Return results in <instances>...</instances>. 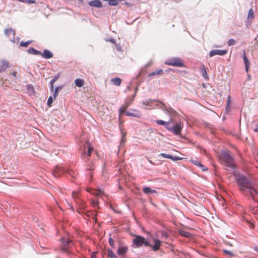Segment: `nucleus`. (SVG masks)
I'll use <instances>...</instances> for the list:
<instances>
[{"instance_id": "f257e3e1", "label": "nucleus", "mask_w": 258, "mask_h": 258, "mask_svg": "<svg viewBox=\"0 0 258 258\" xmlns=\"http://www.w3.org/2000/svg\"><path fill=\"white\" fill-rule=\"evenodd\" d=\"M237 182L241 190H247L253 199H258V190L254 188V184L250 180L244 176L240 175L237 178Z\"/></svg>"}, {"instance_id": "f03ea898", "label": "nucleus", "mask_w": 258, "mask_h": 258, "mask_svg": "<svg viewBox=\"0 0 258 258\" xmlns=\"http://www.w3.org/2000/svg\"><path fill=\"white\" fill-rule=\"evenodd\" d=\"M172 119L169 121L166 122L162 120H157L156 122L159 125L165 126L166 128L172 133L175 135H178L180 134L183 125L180 121H178L174 123L173 126L170 125V123L172 122Z\"/></svg>"}, {"instance_id": "7ed1b4c3", "label": "nucleus", "mask_w": 258, "mask_h": 258, "mask_svg": "<svg viewBox=\"0 0 258 258\" xmlns=\"http://www.w3.org/2000/svg\"><path fill=\"white\" fill-rule=\"evenodd\" d=\"M219 160L222 164L230 168L235 167L234 161L233 157L227 152H222L219 156Z\"/></svg>"}, {"instance_id": "20e7f679", "label": "nucleus", "mask_w": 258, "mask_h": 258, "mask_svg": "<svg viewBox=\"0 0 258 258\" xmlns=\"http://www.w3.org/2000/svg\"><path fill=\"white\" fill-rule=\"evenodd\" d=\"M133 244L137 247L142 246L144 245L146 246H152L148 241H146L145 238L140 235H135L133 240Z\"/></svg>"}, {"instance_id": "39448f33", "label": "nucleus", "mask_w": 258, "mask_h": 258, "mask_svg": "<svg viewBox=\"0 0 258 258\" xmlns=\"http://www.w3.org/2000/svg\"><path fill=\"white\" fill-rule=\"evenodd\" d=\"M165 63L168 66L177 67H184V63L183 61L178 57H172L167 59L165 61Z\"/></svg>"}, {"instance_id": "423d86ee", "label": "nucleus", "mask_w": 258, "mask_h": 258, "mask_svg": "<svg viewBox=\"0 0 258 258\" xmlns=\"http://www.w3.org/2000/svg\"><path fill=\"white\" fill-rule=\"evenodd\" d=\"M134 101L133 97H127L123 105L119 109V117L120 118L123 113L126 112V109L133 103Z\"/></svg>"}, {"instance_id": "0eeeda50", "label": "nucleus", "mask_w": 258, "mask_h": 258, "mask_svg": "<svg viewBox=\"0 0 258 258\" xmlns=\"http://www.w3.org/2000/svg\"><path fill=\"white\" fill-rule=\"evenodd\" d=\"M86 149H87V156L88 157H89L91 156V155L92 154V152L94 150V148L91 144H88L86 145H84V152L82 154V156H84L85 159L86 158Z\"/></svg>"}, {"instance_id": "6e6552de", "label": "nucleus", "mask_w": 258, "mask_h": 258, "mask_svg": "<svg viewBox=\"0 0 258 258\" xmlns=\"http://www.w3.org/2000/svg\"><path fill=\"white\" fill-rule=\"evenodd\" d=\"M227 53V50H219V49H214L211 50L209 53L210 57H212L216 55H224Z\"/></svg>"}, {"instance_id": "1a4fd4ad", "label": "nucleus", "mask_w": 258, "mask_h": 258, "mask_svg": "<svg viewBox=\"0 0 258 258\" xmlns=\"http://www.w3.org/2000/svg\"><path fill=\"white\" fill-rule=\"evenodd\" d=\"M126 115L130 116H135L137 118L141 117V114L139 110L136 109H132L130 111L125 112Z\"/></svg>"}, {"instance_id": "9d476101", "label": "nucleus", "mask_w": 258, "mask_h": 258, "mask_svg": "<svg viewBox=\"0 0 258 258\" xmlns=\"http://www.w3.org/2000/svg\"><path fill=\"white\" fill-rule=\"evenodd\" d=\"M128 247L126 246H119L117 253L120 256H123L127 251Z\"/></svg>"}, {"instance_id": "9b49d317", "label": "nucleus", "mask_w": 258, "mask_h": 258, "mask_svg": "<svg viewBox=\"0 0 258 258\" xmlns=\"http://www.w3.org/2000/svg\"><path fill=\"white\" fill-rule=\"evenodd\" d=\"M160 156H161L164 158L171 159L173 161H178V160H180L182 159V158L180 157H179L177 156H173L172 155H168V154H167L165 153H161L160 154Z\"/></svg>"}, {"instance_id": "f8f14e48", "label": "nucleus", "mask_w": 258, "mask_h": 258, "mask_svg": "<svg viewBox=\"0 0 258 258\" xmlns=\"http://www.w3.org/2000/svg\"><path fill=\"white\" fill-rule=\"evenodd\" d=\"M43 58L49 59L53 57V53L47 49H45L40 54Z\"/></svg>"}, {"instance_id": "ddd939ff", "label": "nucleus", "mask_w": 258, "mask_h": 258, "mask_svg": "<svg viewBox=\"0 0 258 258\" xmlns=\"http://www.w3.org/2000/svg\"><path fill=\"white\" fill-rule=\"evenodd\" d=\"M9 67V62L5 60L1 61L0 73L5 71Z\"/></svg>"}, {"instance_id": "4468645a", "label": "nucleus", "mask_w": 258, "mask_h": 258, "mask_svg": "<svg viewBox=\"0 0 258 258\" xmlns=\"http://www.w3.org/2000/svg\"><path fill=\"white\" fill-rule=\"evenodd\" d=\"M88 191L90 192L91 194L97 197L101 196L102 195L104 194L103 191H102L101 189L96 190L91 188L89 190H88Z\"/></svg>"}, {"instance_id": "2eb2a0df", "label": "nucleus", "mask_w": 258, "mask_h": 258, "mask_svg": "<svg viewBox=\"0 0 258 258\" xmlns=\"http://www.w3.org/2000/svg\"><path fill=\"white\" fill-rule=\"evenodd\" d=\"M5 34L7 36L14 38L15 35V32L12 28H8L5 29Z\"/></svg>"}, {"instance_id": "dca6fc26", "label": "nucleus", "mask_w": 258, "mask_h": 258, "mask_svg": "<svg viewBox=\"0 0 258 258\" xmlns=\"http://www.w3.org/2000/svg\"><path fill=\"white\" fill-rule=\"evenodd\" d=\"M154 245H152V247L154 251H157L159 249L161 246V242L158 239H154Z\"/></svg>"}, {"instance_id": "f3484780", "label": "nucleus", "mask_w": 258, "mask_h": 258, "mask_svg": "<svg viewBox=\"0 0 258 258\" xmlns=\"http://www.w3.org/2000/svg\"><path fill=\"white\" fill-rule=\"evenodd\" d=\"M89 5L91 6L101 8L102 6L101 2L99 0H94L89 2Z\"/></svg>"}, {"instance_id": "a211bd4d", "label": "nucleus", "mask_w": 258, "mask_h": 258, "mask_svg": "<svg viewBox=\"0 0 258 258\" xmlns=\"http://www.w3.org/2000/svg\"><path fill=\"white\" fill-rule=\"evenodd\" d=\"M178 233L180 235L182 236L183 237L187 238L190 237L192 235L191 233L186 232L182 229H179Z\"/></svg>"}, {"instance_id": "6ab92c4d", "label": "nucleus", "mask_w": 258, "mask_h": 258, "mask_svg": "<svg viewBox=\"0 0 258 258\" xmlns=\"http://www.w3.org/2000/svg\"><path fill=\"white\" fill-rule=\"evenodd\" d=\"M243 60H244V62L245 67V71L246 72H248L249 67L250 66V62H249L248 58H247L245 52L243 54Z\"/></svg>"}, {"instance_id": "aec40b11", "label": "nucleus", "mask_w": 258, "mask_h": 258, "mask_svg": "<svg viewBox=\"0 0 258 258\" xmlns=\"http://www.w3.org/2000/svg\"><path fill=\"white\" fill-rule=\"evenodd\" d=\"M143 191L145 194H149L151 193H157V191L154 189H152L150 187L145 186L143 188Z\"/></svg>"}, {"instance_id": "412c9836", "label": "nucleus", "mask_w": 258, "mask_h": 258, "mask_svg": "<svg viewBox=\"0 0 258 258\" xmlns=\"http://www.w3.org/2000/svg\"><path fill=\"white\" fill-rule=\"evenodd\" d=\"M163 105L164 106V108L163 109L167 113L171 115H174L176 113V111L172 108L166 107L164 104H163Z\"/></svg>"}, {"instance_id": "4be33fe9", "label": "nucleus", "mask_w": 258, "mask_h": 258, "mask_svg": "<svg viewBox=\"0 0 258 258\" xmlns=\"http://www.w3.org/2000/svg\"><path fill=\"white\" fill-rule=\"evenodd\" d=\"M75 85L78 87H82L85 84V81L82 79H77L75 80Z\"/></svg>"}, {"instance_id": "5701e85b", "label": "nucleus", "mask_w": 258, "mask_h": 258, "mask_svg": "<svg viewBox=\"0 0 258 258\" xmlns=\"http://www.w3.org/2000/svg\"><path fill=\"white\" fill-rule=\"evenodd\" d=\"M28 52L30 54H34V55H40L41 54V52L33 47H30L28 49Z\"/></svg>"}, {"instance_id": "b1692460", "label": "nucleus", "mask_w": 258, "mask_h": 258, "mask_svg": "<svg viewBox=\"0 0 258 258\" xmlns=\"http://www.w3.org/2000/svg\"><path fill=\"white\" fill-rule=\"evenodd\" d=\"M111 82L116 86H119L120 85L121 80L119 78H114L111 80Z\"/></svg>"}, {"instance_id": "393cba45", "label": "nucleus", "mask_w": 258, "mask_h": 258, "mask_svg": "<svg viewBox=\"0 0 258 258\" xmlns=\"http://www.w3.org/2000/svg\"><path fill=\"white\" fill-rule=\"evenodd\" d=\"M163 73V71L162 69H160L158 71L152 72V73L149 74V77H151L156 75H162Z\"/></svg>"}, {"instance_id": "a878e982", "label": "nucleus", "mask_w": 258, "mask_h": 258, "mask_svg": "<svg viewBox=\"0 0 258 258\" xmlns=\"http://www.w3.org/2000/svg\"><path fill=\"white\" fill-rule=\"evenodd\" d=\"M191 162L195 165L197 166H199V167L201 168H202V170L203 171H205V169L204 168V166H203V165L202 164H201V163H200L198 161L196 160H191Z\"/></svg>"}, {"instance_id": "bb28decb", "label": "nucleus", "mask_w": 258, "mask_h": 258, "mask_svg": "<svg viewBox=\"0 0 258 258\" xmlns=\"http://www.w3.org/2000/svg\"><path fill=\"white\" fill-rule=\"evenodd\" d=\"M202 76H203V77H204L206 79H208V74L207 73L206 68L204 67V66H202Z\"/></svg>"}, {"instance_id": "cd10ccee", "label": "nucleus", "mask_w": 258, "mask_h": 258, "mask_svg": "<svg viewBox=\"0 0 258 258\" xmlns=\"http://www.w3.org/2000/svg\"><path fill=\"white\" fill-rule=\"evenodd\" d=\"M62 88V87H59V86L55 88V89L53 92V98L54 99H55V98L58 95V91L59 90L61 89Z\"/></svg>"}, {"instance_id": "c85d7f7f", "label": "nucleus", "mask_w": 258, "mask_h": 258, "mask_svg": "<svg viewBox=\"0 0 258 258\" xmlns=\"http://www.w3.org/2000/svg\"><path fill=\"white\" fill-rule=\"evenodd\" d=\"M108 251V256L111 258H116V255L115 254V253L113 252V251L110 249H108L107 250Z\"/></svg>"}, {"instance_id": "c756f323", "label": "nucleus", "mask_w": 258, "mask_h": 258, "mask_svg": "<svg viewBox=\"0 0 258 258\" xmlns=\"http://www.w3.org/2000/svg\"><path fill=\"white\" fill-rule=\"evenodd\" d=\"M247 17H248V18H254V13H253V11L252 9H250L248 11Z\"/></svg>"}, {"instance_id": "7c9ffc66", "label": "nucleus", "mask_w": 258, "mask_h": 258, "mask_svg": "<svg viewBox=\"0 0 258 258\" xmlns=\"http://www.w3.org/2000/svg\"><path fill=\"white\" fill-rule=\"evenodd\" d=\"M223 251L224 252V253L225 254H227V255H230V256H233L234 255V254L231 251H229V250H226V249H224L223 250Z\"/></svg>"}, {"instance_id": "2f4dec72", "label": "nucleus", "mask_w": 258, "mask_h": 258, "mask_svg": "<svg viewBox=\"0 0 258 258\" xmlns=\"http://www.w3.org/2000/svg\"><path fill=\"white\" fill-rule=\"evenodd\" d=\"M31 42V41H26V42L21 41L20 42V45L21 46L27 47Z\"/></svg>"}, {"instance_id": "473e14b6", "label": "nucleus", "mask_w": 258, "mask_h": 258, "mask_svg": "<svg viewBox=\"0 0 258 258\" xmlns=\"http://www.w3.org/2000/svg\"><path fill=\"white\" fill-rule=\"evenodd\" d=\"M236 44V41L233 39H230L227 42V44L229 46L233 45Z\"/></svg>"}, {"instance_id": "72a5a7b5", "label": "nucleus", "mask_w": 258, "mask_h": 258, "mask_svg": "<svg viewBox=\"0 0 258 258\" xmlns=\"http://www.w3.org/2000/svg\"><path fill=\"white\" fill-rule=\"evenodd\" d=\"M56 79H57V78L54 77L50 81V85H51L50 89H51V91L53 90V84L56 81Z\"/></svg>"}, {"instance_id": "f704fd0d", "label": "nucleus", "mask_w": 258, "mask_h": 258, "mask_svg": "<svg viewBox=\"0 0 258 258\" xmlns=\"http://www.w3.org/2000/svg\"><path fill=\"white\" fill-rule=\"evenodd\" d=\"M53 102V98L52 96H50L48 99V100H47V105L49 106V107H51V105H52V103Z\"/></svg>"}, {"instance_id": "c9c22d12", "label": "nucleus", "mask_w": 258, "mask_h": 258, "mask_svg": "<svg viewBox=\"0 0 258 258\" xmlns=\"http://www.w3.org/2000/svg\"><path fill=\"white\" fill-rule=\"evenodd\" d=\"M108 241L110 245L112 247H114L115 246V244L113 239L111 237H109Z\"/></svg>"}, {"instance_id": "e433bc0d", "label": "nucleus", "mask_w": 258, "mask_h": 258, "mask_svg": "<svg viewBox=\"0 0 258 258\" xmlns=\"http://www.w3.org/2000/svg\"><path fill=\"white\" fill-rule=\"evenodd\" d=\"M162 237L167 238L168 237V234L166 232L162 231L161 233Z\"/></svg>"}, {"instance_id": "4c0bfd02", "label": "nucleus", "mask_w": 258, "mask_h": 258, "mask_svg": "<svg viewBox=\"0 0 258 258\" xmlns=\"http://www.w3.org/2000/svg\"><path fill=\"white\" fill-rule=\"evenodd\" d=\"M87 166L86 169L88 170H93L95 169V166L93 165L90 166L89 164H88Z\"/></svg>"}, {"instance_id": "58836bf2", "label": "nucleus", "mask_w": 258, "mask_h": 258, "mask_svg": "<svg viewBox=\"0 0 258 258\" xmlns=\"http://www.w3.org/2000/svg\"><path fill=\"white\" fill-rule=\"evenodd\" d=\"M96 253H97L96 252H93L91 253V258H96Z\"/></svg>"}, {"instance_id": "ea45409f", "label": "nucleus", "mask_w": 258, "mask_h": 258, "mask_svg": "<svg viewBox=\"0 0 258 258\" xmlns=\"http://www.w3.org/2000/svg\"><path fill=\"white\" fill-rule=\"evenodd\" d=\"M125 136V133L122 134V138L121 140L122 142L125 141V140L124 139Z\"/></svg>"}, {"instance_id": "a19ab883", "label": "nucleus", "mask_w": 258, "mask_h": 258, "mask_svg": "<svg viewBox=\"0 0 258 258\" xmlns=\"http://www.w3.org/2000/svg\"><path fill=\"white\" fill-rule=\"evenodd\" d=\"M25 1H26L25 3H28L30 4L34 3V2H35L34 1H32V0H25Z\"/></svg>"}, {"instance_id": "79ce46f5", "label": "nucleus", "mask_w": 258, "mask_h": 258, "mask_svg": "<svg viewBox=\"0 0 258 258\" xmlns=\"http://www.w3.org/2000/svg\"><path fill=\"white\" fill-rule=\"evenodd\" d=\"M17 72H13L12 73V75H13V77H16V76H17Z\"/></svg>"}, {"instance_id": "37998d69", "label": "nucleus", "mask_w": 258, "mask_h": 258, "mask_svg": "<svg viewBox=\"0 0 258 258\" xmlns=\"http://www.w3.org/2000/svg\"><path fill=\"white\" fill-rule=\"evenodd\" d=\"M27 87L28 89H33V86L32 85H28L27 86Z\"/></svg>"}, {"instance_id": "c03bdc74", "label": "nucleus", "mask_w": 258, "mask_h": 258, "mask_svg": "<svg viewBox=\"0 0 258 258\" xmlns=\"http://www.w3.org/2000/svg\"><path fill=\"white\" fill-rule=\"evenodd\" d=\"M254 131L255 132H258V126L256 128L254 129Z\"/></svg>"}, {"instance_id": "a18cd8bd", "label": "nucleus", "mask_w": 258, "mask_h": 258, "mask_svg": "<svg viewBox=\"0 0 258 258\" xmlns=\"http://www.w3.org/2000/svg\"><path fill=\"white\" fill-rule=\"evenodd\" d=\"M72 242V240H68L67 241V244H69L70 243Z\"/></svg>"}, {"instance_id": "49530a36", "label": "nucleus", "mask_w": 258, "mask_h": 258, "mask_svg": "<svg viewBox=\"0 0 258 258\" xmlns=\"http://www.w3.org/2000/svg\"><path fill=\"white\" fill-rule=\"evenodd\" d=\"M229 101H230V97H229V98H228V103H229Z\"/></svg>"}, {"instance_id": "de8ad7c7", "label": "nucleus", "mask_w": 258, "mask_h": 258, "mask_svg": "<svg viewBox=\"0 0 258 258\" xmlns=\"http://www.w3.org/2000/svg\"><path fill=\"white\" fill-rule=\"evenodd\" d=\"M90 176H92V173H90Z\"/></svg>"}]
</instances>
